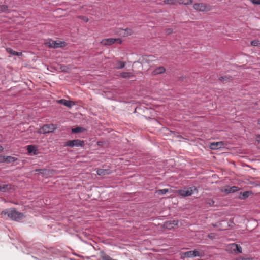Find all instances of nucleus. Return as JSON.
Segmentation results:
<instances>
[{
    "label": "nucleus",
    "mask_w": 260,
    "mask_h": 260,
    "mask_svg": "<svg viewBox=\"0 0 260 260\" xmlns=\"http://www.w3.org/2000/svg\"><path fill=\"white\" fill-rule=\"evenodd\" d=\"M260 44L258 40H253L251 42V44L254 46H257Z\"/></svg>",
    "instance_id": "30"
},
{
    "label": "nucleus",
    "mask_w": 260,
    "mask_h": 260,
    "mask_svg": "<svg viewBox=\"0 0 260 260\" xmlns=\"http://www.w3.org/2000/svg\"><path fill=\"white\" fill-rule=\"evenodd\" d=\"M5 162V156H0V163Z\"/></svg>",
    "instance_id": "35"
},
{
    "label": "nucleus",
    "mask_w": 260,
    "mask_h": 260,
    "mask_svg": "<svg viewBox=\"0 0 260 260\" xmlns=\"http://www.w3.org/2000/svg\"><path fill=\"white\" fill-rule=\"evenodd\" d=\"M36 171L38 172L39 174L46 175H48V171L46 169H37Z\"/></svg>",
    "instance_id": "25"
},
{
    "label": "nucleus",
    "mask_w": 260,
    "mask_h": 260,
    "mask_svg": "<svg viewBox=\"0 0 260 260\" xmlns=\"http://www.w3.org/2000/svg\"><path fill=\"white\" fill-rule=\"evenodd\" d=\"M179 4L189 5L192 3V0H178Z\"/></svg>",
    "instance_id": "23"
},
{
    "label": "nucleus",
    "mask_w": 260,
    "mask_h": 260,
    "mask_svg": "<svg viewBox=\"0 0 260 260\" xmlns=\"http://www.w3.org/2000/svg\"><path fill=\"white\" fill-rule=\"evenodd\" d=\"M13 187L11 184H5L3 186L0 185V191L6 192L12 189Z\"/></svg>",
    "instance_id": "12"
},
{
    "label": "nucleus",
    "mask_w": 260,
    "mask_h": 260,
    "mask_svg": "<svg viewBox=\"0 0 260 260\" xmlns=\"http://www.w3.org/2000/svg\"><path fill=\"white\" fill-rule=\"evenodd\" d=\"M184 255L186 257H201L202 256V253L200 251L194 250L185 252L184 253Z\"/></svg>",
    "instance_id": "7"
},
{
    "label": "nucleus",
    "mask_w": 260,
    "mask_h": 260,
    "mask_svg": "<svg viewBox=\"0 0 260 260\" xmlns=\"http://www.w3.org/2000/svg\"><path fill=\"white\" fill-rule=\"evenodd\" d=\"M239 260H251V259L249 257L245 258L240 257Z\"/></svg>",
    "instance_id": "36"
},
{
    "label": "nucleus",
    "mask_w": 260,
    "mask_h": 260,
    "mask_svg": "<svg viewBox=\"0 0 260 260\" xmlns=\"http://www.w3.org/2000/svg\"><path fill=\"white\" fill-rule=\"evenodd\" d=\"M28 152L30 153L34 152L35 150H36L35 146L34 145H28L27 146V149Z\"/></svg>",
    "instance_id": "26"
},
{
    "label": "nucleus",
    "mask_w": 260,
    "mask_h": 260,
    "mask_svg": "<svg viewBox=\"0 0 260 260\" xmlns=\"http://www.w3.org/2000/svg\"><path fill=\"white\" fill-rule=\"evenodd\" d=\"M46 44L50 47L51 48H58L59 47V44L58 43H56L55 41L51 40L49 41L48 42L46 43Z\"/></svg>",
    "instance_id": "16"
},
{
    "label": "nucleus",
    "mask_w": 260,
    "mask_h": 260,
    "mask_svg": "<svg viewBox=\"0 0 260 260\" xmlns=\"http://www.w3.org/2000/svg\"><path fill=\"white\" fill-rule=\"evenodd\" d=\"M84 131V128L83 127H77L75 128H72V132L73 133H80V132H82Z\"/></svg>",
    "instance_id": "21"
},
{
    "label": "nucleus",
    "mask_w": 260,
    "mask_h": 260,
    "mask_svg": "<svg viewBox=\"0 0 260 260\" xmlns=\"http://www.w3.org/2000/svg\"><path fill=\"white\" fill-rule=\"evenodd\" d=\"M193 8L198 11H209L211 10V6L208 4L203 3H195Z\"/></svg>",
    "instance_id": "3"
},
{
    "label": "nucleus",
    "mask_w": 260,
    "mask_h": 260,
    "mask_svg": "<svg viewBox=\"0 0 260 260\" xmlns=\"http://www.w3.org/2000/svg\"><path fill=\"white\" fill-rule=\"evenodd\" d=\"M164 3L166 4H170V5H176L177 2L176 0H165Z\"/></svg>",
    "instance_id": "28"
},
{
    "label": "nucleus",
    "mask_w": 260,
    "mask_h": 260,
    "mask_svg": "<svg viewBox=\"0 0 260 260\" xmlns=\"http://www.w3.org/2000/svg\"><path fill=\"white\" fill-rule=\"evenodd\" d=\"M101 142H98L97 143V144H98V145H101Z\"/></svg>",
    "instance_id": "41"
},
{
    "label": "nucleus",
    "mask_w": 260,
    "mask_h": 260,
    "mask_svg": "<svg viewBox=\"0 0 260 260\" xmlns=\"http://www.w3.org/2000/svg\"><path fill=\"white\" fill-rule=\"evenodd\" d=\"M17 160V158L11 156H5V162L7 163L14 162Z\"/></svg>",
    "instance_id": "17"
},
{
    "label": "nucleus",
    "mask_w": 260,
    "mask_h": 260,
    "mask_svg": "<svg viewBox=\"0 0 260 260\" xmlns=\"http://www.w3.org/2000/svg\"><path fill=\"white\" fill-rule=\"evenodd\" d=\"M78 18L79 19H80L86 22H87L88 21V19L87 18V17H86L85 16H78Z\"/></svg>",
    "instance_id": "31"
},
{
    "label": "nucleus",
    "mask_w": 260,
    "mask_h": 260,
    "mask_svg": "<svg viewBox=\"0 0 260 260\" xmlns=\"http://www.w3.org/2000/svg\"><path fill=\"white\" fill-rule=\"evenodd\" d=\"M3 142L2 135H0V142Z\"/></svg>",
    "instance_id": "39"
},
{
    "label": "nucleus",
    "mask_w": 260,
    "mask_h": 260,
    "mask_svg": "<svg viewBox=\"0 0 260 260\" xmlns=\"http://www.w3.org/2000/svg\"><path fill=\"white\" fill-rule=\"evenodd\" d=\"M206 204L208 205L209 206H213L215 202L211 199H207L205 202Z\"/></svg>",
    "instance_id": "24"
},
{
    "label": "nucleus",
    "mask_w": 260,
    "mask_h": 260,
    "mask_svg": "<svg viewBox=\"0 0 260 260\" xmlns=\"http://www.w3.org/2000/svg\"><path fill=\"white\" fill-rule=\"evenodd\" d=\"M57 128L55 124H45L40 129L39 133L43 134L49 133L54 132Z\"/></svg>",
    "instance_id": "5"
},
{
    "label": "nucleus",
    "mask_w": 260,
    "mask_h": 260,
    "mask_svg": "<svg viewBox=\"0 0 260 260\" xmlns=\"http://www.w3.org/2000/svg\"><path fill=\"white\" fill-rule=\"evenodd\" d=\"M4 148L2 145H0V152L3 150Z\"/></svg>",
    "instance_id": "38"
},
{
    "label": "nucleus",
    "mask_w": 260,
    "mask_h": 260,
    "mask_svg": "<svg viewBox=\"0 0 260 260\" xmlns=\"http://www.w3.org/2000/svg\"><path fill=\"white\" fill-rule=\"evenodd\" d=\"M9 12V8L7 5H0V13L3 12L8 13Z\"/></svg>",
    "instance_id": "20"
},
{
    "label": "nucleus",
    "mask_w": 260,
    "mask_h": 260,
    "mask_svg": "<svg viewBox=\"0 0 260 260\" xmlns=\"http://www.w3.org/2000/svg\"><path fill=\"white\" fill-rule=\"evenodd\" d=\"M257 124L260 126V118L258 119Z\"/></svg>",
    "instance_id": "40"
},
{
    "label": "nucleus",
    "mask_w": 260,
    "mask_h": 260,
    "mask_svg": "<svg viewBox=\"0 0 260 260\" xmlns=\"http://www.w3.org/2000/svg\"><path fill=\"white\" fill-rule=\"evenodd\" d=\"M196 190V188L194 186H192L188 188H185L183 189L178 190L177 191V192L181 196L185 197L192 195Z\"/></svg>",
    "instance_id": "2"
},
{
    "label": "nucleus",
    "mask_w": 260,
    "mask_h": 260,
    "mask_svg": "<svg viewBox=\"0 0 260 260\" xmlns=\"http://www.w3.org/2000/svg\"><path fill=\"white\" fill-rule=\"evenodd\" d=\"M168 191V189H160L157 191V193L159 195H163L166 194Z\"/></svg>",
    "instance_id": "27"
},
{
    "label": "nucleus",
    "mask_w": 260,
    "mask_h": 260,
    "mask_svg": "<svg viewBox=\"0 0 260 260\" xmlns=\"http://www.w3.org/2000/svg\"><path fill=\"white\" fill-rule=\"evenodd\" d=\"M165 31L167 35H170L173 32V30L172 28H168L165 30Z\"/></svg>",
    "instance_id": "32"
},
{
    "label": "nucleus",
    "mask_w": 260,
    "mask_h": 260,
    "mask_svg": "<svg viewBox=\"0 0 260 260\" xmlns=\"http://www.w3.org/2000/svg\"><path fill=\"white\" fill-rule=\"evenodd\" d=\"M250 194H251V192H249V191L244 192L242 194V196L240 197V198L242 199H246V198H247L249 196Z\"/></svg>",
    "instance_id": "29"
},
{
    "label": "nucleus",
    "mask_w": 260,
    "mask_h": 260,
    "mask_svg": "<svg viewBox=\"0 0 260 260\" xmlns=\"http://www.w3.org/2000/svg\"><path fill=\"white\" fill-rule=\"evenodd\" d=\"M257 140L258 142L260 143V136H257Z\"/></svg>",
    "instance_id": "37"
},
{
    "label": "nucleus",
    "mask_w": 260,
    "mask_h": 260,
    "mask_svg": "<svg viewBox=\"0 0 260 260\" xmlns=\"http://www.w3.org/2000/svg\"><path fill=\"white\" fill-rule=\"evenodd\" d=\"M6 50L8 53H9V54H10L11 55L19 56L20 55H21L22 54L21 53H19V52H17L13 50L12 49H11L10 48H7Z\"/></svg>",
    "instance_id": "19"
},
{
    "label": "nucleus",
    "mask_w": 260,
    "mask_h": 260,
    "mask_svg": "<svg viewBox=\"0 0 260 260\" xmlns=\"http://www.w3.org/2000/svg\"><path fill=\"white\" fill-rule=\"evenodd\" d=\"M85 145L84 141L83 140H80L79 139H76L73 140H69L66 142L64 146H69L70 147H83Z\"/></svg>",
    "instance_id": "4"
},
{
    "label": "nucleus",
    "mask_w": 260,
    "mask_h": 260,
    "mask_svg": "<svg viewBox=\"0 0 260 260\" xmlns=\"http://www.w3.org/2000/svg\"><path fill=\"white\" fill-rule=\"evenodd\" d=\"M117 66L116 68L118 69H121L123 68L125 66V62L121 61H118L117 62Z\"/></svg>",
    "instance_id": "22"
},
{
    "label": "nucleus",
    "mask_w": 260,
    "mask_h": 260,
    "mask_svg": "<svg viewBox=\"0 0 260 260\" xmlns=\"http://www.w3.org/2000/svg\"><path fill=\"white\" fill-rule=\"evenodd\" d=\"M233 77L232 76L229 75H225L224 76H221L219 78V80H220L223 83H226L228 81H232L233 80Z\"/></svg>",
    "instance_id": "15"
},
{
    "label": "nucleus",
    "mask_w": 260,
    "mask_h": 260,
    "mask_svg": "<svg viewBox=\"0 0 260 260\" xmlns=\"http://www.w3.org/2000/svg\"><path fill=\"white\" fill-rule=\"evenodd\" d=\"M230 248L235 253H241L242 248V247L235 243H233L230 245Z\"/></svg>",
    "instance_id": "10"
},
{
    "label": "nucleus",
    "mask_w": 260,
    "mask_h": 260,
    "mask_svg": "<svg viewBox=\"0 0 260 260\" xmlns=\"http://www.w3.org/2000/svg\"><path fill=\"white\" fill-rule=\"evenodd\" d=\"M224 146V143L222 141L215 142L210 144V148L213 150L218 149L223 147Z\"/></svg>",
    "instance_id": "8"
},
{
    "label": "nucleus",
    "mask_w": 260,
    "mask_h": 260,
    "mask_svg": "<svg viewBox=\"0 0 260 260\" xmlns=\"http://www.w3.org/2000/svg\"><path fill=\"white\" fill-rule=\"evenodd\" d=\"M120 76L123 78H130L134 76L131 72H122L120 74Z\"/></svg>",
    "instance_id": "18"
},
{
    "label": "nucleus",
    "mask_w": 260,
    "mask_h": 260,
    "mask_svg": "<svg viewBox=\"0 0 260 260\" xmlns=\"http://www.w3.org/2000/svg\"><path fill=\"white\" fill-rule=\"evenodd\" d=\"M236 188H237V187H235V186H233L232 187H231L230 188V190H228V193H230L231 192H234L236 190Z\"/></svg>",
    "instance_id": "33"
},
{
    "label": "nucleus",
    "mask_w": 260,
    "mask_h": 260,
    "mask_svg": "<svg viewBox=\"0 0 260 260\" xmlns=\"http://www.w3.org/2000/svg\"><path fill=\"white\" fill-rule=\"evenodd\" d=\"M96 173L100 176H104L111 174L112 171L109 169H99L97 170Z\"/></svg>",
    "instance_id": "11"
},
{
    "label": "nucleus",
    "mask_w": 260,
    "mask_h": 260,
    "mask_svg": "<svg viewBox=\"0 0 260 260\" xmlns=\"http://www.w3.org/2000/svg\"><path fill=\"white\" fill-rule=\"evenodd\" d=\"M133 31L132 29H129V28H126V29H121L120 30V35L124 37V36H127L131 35L132 34H133Z\"/></svg>",
    "instance_id": "13"
},
{
    "label": "nucleus",
    "mask_w": 260,
    "mask_h": 260,
    "mask_svg": "<svg viewBox=\"0 0 260 260\" xmlns=\"http://www.w3.org/2000/svg\"><path fill=\"white\" fill-rule=\"evenodd\" d=\"M2 216H7L8 217L14 221H18L23 217V214L17 211L15 208L6 209L2 212Z\"/></svg>",
    "instance_id": "1"
},
{
    "label": "nucleus",
    "mask_w": 260,
    "mask_h": 260,
    "mask_svg": "<svg viewBox=\"0 0 260 260\" xmlns=\"http://www.w3.org/2000/svg\"><path fill=\"white\" fill-rule=\"evenodd\" d=\"M166 71L165 68L162 66H160L157 68L155 70L153 71V74L154 75H157L164 73Z\"/></svg>",
    "instance_id": "14"
},
{
    "label": "nucleus",
    "mask_w": 260,
    "mask_h": 260,
    "mask_svg": "<svg viewBox=\"0 0 260 260\" xmlns=\"http://www.w3.org/2000/svg\"><path fill=\"white\" fill-rule=\"evenodd\" d=\"M252 4L255 5H260V0H251Z\"/></svg>",
    "instance_id": "34"
},
{
    "label": "nucleus",
    "mask_w": 260,
    "mask_h": 260,
    "mask_svg": "<svg viewBox=\"0 0 260 260\" xmlns=\"http://www.w3.org/2000/svg\"><path fill=\"white\" fill-rule=\"evenodd\" d=\"M57 103L58 104H62L68 108H71L72 106L74 105V103L73 101L67 100L65 99H61L58 100Z\"/></svg>",
    "instance_id": "9"
},
{
    "label": "nucleus",
    "mask_w": 260,
    "mask_h": 260,
    "mask_svg": "<svg viewBox=\"0 0 260 260\" xmlns=\"http://www.w3.org/2000/svg\"><path fill=\"white\" fill-rule=\"evenodd\" d=\"M115 43L120 44L122 40L119 38H108L103 39L101 41V43L104 45H110Z\"/></svg>",
    "instance_id": "6"
}]
</instances>
